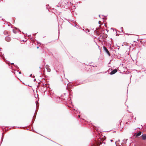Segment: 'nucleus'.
I'll return each mask as SVG.
<instances>
[{
  "instance_id": "obj_1",
  "label": "nucleus",
  "mask_w": 146,
  "mask_h": 146,
  "mask_svg": "<svg viewBox=\"0 0 146 146\" xmlns=\"http://www.w3.org/2000/svg\"><path fill=\"white\" fill-rule=\"evenodd\" d=\"M103 48L104 50L106 51V52L108 54V55L109 56H110V54L109 52V51H108V49L106 48L104 46Z\"/></svg>"
},
{
  "instance_id": "obj_2",
  "label": "nucleus",
  "mask_w": 146,
  "mask_h": 146,
  "mask_svg": "<svg viewBox=\"0 0 146 146\" xmlns=\"http://www.w3.org/2000/svg\"><path fill=\"white\" fill-rule=\"evenodd\" d=\"M90 146H98V143L95 141L94 142H93L91 143Z\"/></svg>"
},
{
  "instance_id": "obj_3",
  "label": "nucleus",
  "mask_w": 146,
  "mask_h": 146,
  "mask_svg": "<svg viewBox=\"0 0 146 146\" xmlns=\"http://www.w3.org/2000/svg\"><path fill=\"white\" fill-rule=\"evenodd\" d=\"M117 72V70L116 69H115L112 71L110 73V74L111 75H113L115 74Z\"/></svg>"
},
{
  "instance_id": "obj_4",
  "label": "nucleus",
  "mask_w": 146,
  "mask_h": 146,
  "mask_svg": "<svg viewBox=\"0 0 146 146\" xmlns=\"http://www.w3.org/2000/svg\"><path fill=\"white\" fill-rule=\"evenodd\" d=\"M5 39L7 42H9L11 40V38H10V37H9V36H6L5 37Z\"/></svg>"
},
{
  "instance_id": "obj_5",
  "label": "nucleus",
  "mask_w": 146,
  "mask_h": 146,
  "mask_svg": "<svg viewBox=\"0 0 146 146\" xmlns=\"http://www.w3.org/2000/svg\"><path fill=\"white\" fill-rule=\"evenodd\" d=\"M141 136L142 137V139L143 140H145L146 139V134H143L141 135Z\"/></svg>"
},
{
  "instance_id": "obj_6",
  "label": "nucleus",
  "mask_w": 146,
  "mask_h": 146,
  "mask_svg": "<svg viewBox=\"0 0 146 146\" xmlns=\"http://www.w3.org/2000/svg\"><path fill=\"white\" fill-rule=\"evenodd\" d=\"M141 133H142L141 132V131L139 132V133H138L136 135L137 136H139L141 134Z\"/></svg>"
},
{
  "instance_id": "obj_7",
  "label": "nucleus",
  "mask_w": 146,
  "mask_h": 146,
  "mask_svg": "<svg viewBox=\"0 0 146 146\" xmlns=\"http://www.w3.org/2000/svg\"><path fill=\"white\" fill-rule=\"evenodd\" d=\"M13 32H14V33H16V32L13 29Z\"/></svg>"
},
{
  "instance_id": "obj_8",
  "label": "nucleus",
  "mask_w": 146,
  "mask_h": 146,
  "mask_svg": "<svg viewBox=\"0 0 146 146\" xmlns=\"http://www.w3.org/2000/svg\"><path fill=\"white\" fill-rule=\"evenodd\" d=\"M121 31H123V27H121Z\"/></svg>"
},
{
  "instance_id": "obj_9",
  "label": "nucleus",
  "mask_w": 146,
  "mask_h": 146,
  "mask_svg": "<svg viewBox=\"0 0 146 146\" xmlns=\"http://www.w3.org/2000/svg\"><path fill=\"white\" fill-rule=\"evenodd\" d=\"M86 30H87V31H88V32H89V31H90V30H89L88 29H86Z\"/></svg>"
},
{
  "instance_id": "obj_10",
  "label": "nucleus",
  "mask_w": 146,
  "mask_h": 146,
  "mask_svg": "<svg viewBox=\"0 0 146 146\" xmlns=\"http://www.w3.org/2000/svg\"><path fill=\"white\" fill-rule=\"evenodd\" d=\"M36 80L35 79H34V81L35 82L36 81Z\"/></svg>"
},
{
  "instance_id": "obj_11",
  "label": "nucleus",
  "mask_w": 146,
  "mask_h": 146,
  "mask_svg": "<svg viewBox=\"0 0 146 146\" xmlns=\"http://www.w3.org/2000/svg\"><path fill=\"white\" fill-rule=\"evenodd\" d=\"M19 73L20 74H21V72H19Z\"/></svg>"
},
{
  "instance_id": "obj_12",
  "label": "nucleus",
  "mask_w": 146,
  "mask_h": 146,
  "mask_svg": "<svg viewBox=\"0 0 146 146\" xmlns=\"http://www.w3.org/2000/svg\"><path fill=\"white\" fill-rule=\"evenodd\" d=\"M32 76V74H31L30 75V77H31Z\"/></svg>"
},
{
  "instance_id": "obj_13",
  "label": "nucleus",
  "mask_w": 146,
  "mask_h": 146,
  "mask_svg": "<svg viewBox=\"0 0 146 146\" xmlns=\"http://www.w3.org/2000/svg\"><path fill=\"white\" fill-rule=\"evenodd\" d=\"M78 117H80V115H78Z\"/></svg>"
},
{
  "instance_id": "obj_14",
  "label": "nucleus",
  "mask_w": 146,
  "mask_h": 146,
  "mask_svg": "<svg viewBox=\"0 0 146 146\" xmlns=\"http://www.w3.org/2000/svg\"><path fill=\"white\" fill-rule=\"evenodd\" d=\"M110 141H111V142H112V141H113V140H111Z\"/></svg>"
},
{
  "instance_id": "obj_15",
  "label": "nucleus",
  "mask_w": 146,
  "mask_h": 146,
  "mask_svg": "<svg viewBox=\"0 0 146 146\" xmlns=\"http://www.w3.org/2000/svg\"><path fill=\"white\" fill-rule=\"evenodd\" d=\"M11 64H14L13 63H12Z\"/></svg>"
},
{
  "instance_id": "obj_16",
  "label": "nucleus",
  "mask_w": 146,
  "mask_h": 146,
  "mask_svg": "<svg viewBox=\"0 0 146 146\" xmlns=\"http://www.w3.org/2000/svg\"><path fill=\"white\" fill-rule=\"evenodd\" d=\"M36 107L37 106V103H36Z\"/></svg>"
},
{
  "instance_id": "obj_17",
  "label": "nucleus",
  "mask_w": 146,
  "mask_h": 146,
  "mask_svg": "<svg viewBox=\"0 0 146 146\" xmlns=\"http://www.w3.org/2000/svg\"><path fill=\"white\" fill-rule=\"evenodd\" d=\"M100 15H99V17H100Z\"/></svg>"
},
{
  "instance_id": "obj_18",
  "label": "nucleus",
  "mask_w": 146,
  "mask_h": 146,
  "mask_svg": "<svg viewBox=\"0 0 146 146\" xmlns=\"http://www.w3.org/2000/svg\"><path fill=\"white\" fill-rule=\"evenodd\" d=\"M100 21H99V24H100Z\"/></svg>"
},
{
  "instance_id": "obj_19",
  "label": "nucleus",
  "mask_w": 146,
  "mask_h": 146,
  "mask_svg": "<svg viewBox=\"0 0 146 146\" xmlns=\"http://www.w3.org/2000/svg\"><path fill=\"white\" fill-rule=\"evenodd\" d=\"M38 48V46L37 47V48Z\"/></svg>"
},
{
  "instance_id": "obj_20",
  "label": "nucleus",
  "mask_w": 146,
  "mask_h": 146,
  "mask_svg": "<svg viewBox=\"0 0 146 146\" xmlns=\"http://www.w3.org/2000/svg\"><path fill=\"white\" fill-rule=\"evenodd\" d=\"M1 49V48H0V49Z\"/></svg>"
}]
</instances>
